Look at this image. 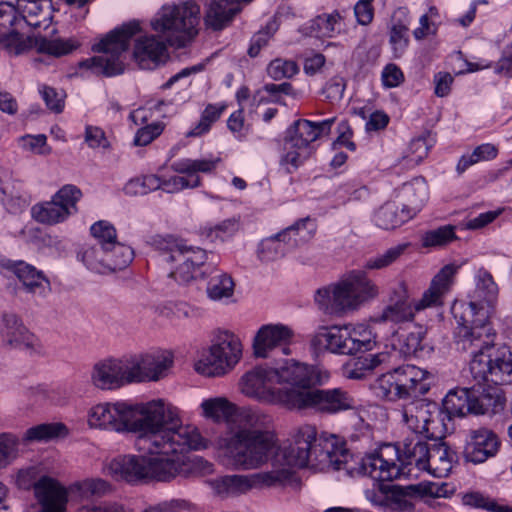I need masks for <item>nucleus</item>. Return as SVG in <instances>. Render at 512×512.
Wrapping results in <instances>:
<instances>
[{"mask_svg": "<svg viewBox=\"0 0 512 512\" xmlns=\"http://www.w3.org/2000/svg\"><path fill=\"white\" fill-rule=\"evenodd\" d=\"M498 149L491 143H485L477 146L471 154L463 155L456 166L459 174L463 173L470 166L480 162L489 161L497 157Z\"/></svg>", "mask_w": 512, "mask_h": 512, "instance_id": "48", "label": "nucleus"}, {"mask_svg": "<svg viewBox=\"0 0 512 512\" xmlns=\"http://www.w3.org/2000/svg\"><path fill=\"white\" fill-rule=\"evenodd\" d=\"M201 185V179L199 176L188 179L184 176H171L169 178H161L160 189L166 193L174 194L184 189L196 188Z\"/></svg>", "mask_w": 512, "mask_h": 512, "instance_id": "59", "label": "nucleus"}, {"mask_svg": "<svg viewBox=\"0 0 512 512\" xmlns=\"http://www.w3.org/2000/svg\"><path fill=\"white\" fill-rule=\"evenodd\" d=\"M202 415L223 429L211 438L222 463L233 471L258 467L272 449L275 438L271 431V414L261 409H239L225 397L205 399L200 404Z\"/></svg>", "mask_w": 512, "mask_h": 512, "instance_id": "2", "label": "nucleus"}, {"mask_svg": "<svg viewBox=\"0 0 512 512\" xmlns=\"http://www.w3.org/2000/svg\"><path fill=\"white\" fill-rule=\"evenodd\" d=\"M463 503L488 512H512V507L480 492H471L463 496Z\"/></svg>", "mask_w": 512, "mask_h": 512, "instance_id": "49", "label": "nucleus"}, {"mask_svg": "<svg viewBox=\"0 0 512 512\" xmlns=\"http://www.w3.org/2000/svg\"><path fill=\"white\" fill-rule=\"evenodd\" d=\"M386 447H391L394 450L393 460L389 461L388 465H382L385 471H393V473L391 472V477H374L369 472L362 473L361 476H369L377 481H393L408 477L411 474L410 467L413 465L421 471H424L426 468L431 445L420 440H410L409 442H405L401 452L399 448L393 444H383L378 449L364 457L379 456L381 450Z\"/></svg>", "mask_w": 512, "mask_h": 512, "instance_id": "15", "label": "nucleus"}, {"mask_svg": "<svg viewBox=\"0 0 512 512\" xmlns=\"http://www.w3.org/2000/svg\"><path fill=\"white\" fill-rule=\"evenodd\" d=\"M73 488L81 497L89 498L104 495L109 490V484L103 479L91 478L75 483Z\"/></svg>", "mask_w": 512, "mask_h": 512, "instance_id": "60", "label": "nucleus"}, {"mask_svg": "<svg viewBox=\"0 0 512 512\" xmlns=\"http://www.w3.org/2000/svg\"><path fill=\"white\" fill-rule=\"evenodd\" d=\"M334 122L335 117L321 122H312L306 119L297 120L292 129L289 130L288 138L296 141L299 145L313 146V142L330 132Z\"/></svg>", "mask_w": 512, "mask_h": 512, "instance_id": "32", "label": "nucleus"}, {"mask_svg": "<svg viewBox=\"0 0 512 512\" xmlns=\"http://www.w3.org/2000/svg\"><path fill=\"white\" fill-rule=\"evenodd\" d=\"M178 411L164 399H153L135 405L126 402L100 403L88 412L90 427L116 432L138 434L137 445L151 452L178 446L172 436V424L178 420Z\"/></svg>", "mask_w": 512, "mask_h": 512, "instance_id": "3", "label": "nucleus"}, {"mask_svg": "<svg viewBox=\"0 0 512 512\" xmlns=\"http://www.w3.org/2000/svg\"><path fill=\"white\" fill-rule=\"evenodd\" d=\"M456 239L455 226L444 225L423 233L421 243L425 248H437L444 247Z\"/></svg>", "mask_w": 512, "mask_h": 512, "instance_id": "47", "label": "nucleus"}, {"mask_svg": "<svg viewBox=\"0 0 512 512\" xmlns=\"http://www.w3.org/2000/svg\"><path fill=\"white\" fill-rule=\"evenodd\" d=\"M297 72L298 67L295 62L280 58L271 61L267 67L268 75L274 80L290 78L294 76Z\"/></svg>", "mask_w": 512, "mask_h": 512, "instance_id": "61", "label": "nucleus"}, {"mask_svg": "<svg viewBox=\"0 0 512 512\" xmlns=\"http://www.w3.org/2000/svg\"><path fill=\"white\" fill-rule=\"evenodd\" d=\"M397 197L401 201L402 207L413 218L424 207L429 197L425 179L417 177L404 183L399 189Z\"/></svg>", "mask_w": 512, "mask_h": 512, "instance_id": "31", "label": "nucleus"}, {"mask_svg": "<svg viewBox=\"0 0 512 512\" xmlns=\"http://www.w3.org/2000/svg\"><path fill=\"white\" fill-rule=\"evenodd\" d=\"M0 335L2 342L11 348L33 350L39 346L38 338L15 313L6 312L2 315Z\"/></svg>", "mask_w": 512, "mask_h": 512, "instance_id": "27", "label": "nucleus"}, {"mask_svg": "<svg viewBox=\"0 0 512 512\" xmlns=\"http://www.w3.org/2000/svg\"><path fill=\"white\" fill-rule=\"evenodd\" d=\"M412 219L411 214L395 202H386L374 214L375 225L384 230H391L400 227Z\"/></svg>", "mask_w": 512, "mask_h": 512, "instance_id": "38", "label": "nucleus"}, {"mask_svg": "<svg viewBox=\"0 0 512 512\" xmlns=\"http://www.w3.org/2000/svg\"><path fill=\"white\" fill-rule=\"evenodd\" d=\"M402 399L417 398L428 392L429 372L414 365H403L394 369Z\"/></svg>", "mask_w": 512, "mask_h": 512, "instance_id": "29", "label": "nucleus"}, {"mask_svg": "<svg viewBox=\"0 0 512 512\" xmlns=\"http://www.w3.org/2000/svg\"><path fill=\"white\" fill-rule=\"evenodd\" d=\"M19 440L10 433L0 434V469L7 467L18 456Z\"/></svg>", "mask_w": 512, "mask_h": 512, "instance_id": "58", "label": "nucleus"}, {"mask_svg": "<svg viewBox=\"0 0 512 512\" xmlns=\"http://www.w3.org/2000/svg\"><path fill=\"white\" fill-rule=\"evenodd\" d=\"M315 225L309 219H301L294 225L282 230L274 236L261 240L257 254L261 261L271 262L283 257L289 248L310 239Z\"/></svg>", "mask_w": 512, "mask_h": 512, "instance_id": "18", "label": "nucleus"}, {"mask_svg": "<svg viewBox=\"0 0 512 512\" xmlns=\"http://www.w3.org/2000/svg\"><path fill=\"white\" fill-rule=\"evenodd\" d=\"M166 56V43L154 35L140 37L135 43L134 57L142 68H150V63L156 65Z\"/></svg>", "mask_w": 512, "mask_h": 512, "instance_id": "33", "label": "nucleus"}, {"mask_svg": "<svg viewBox=\"0 0 512 512\" xmlns=\"http://www.w3.org/2000/svg\"><path fill=\"white\" fill-rule=\"evenodd\" d=\"M410 22L406 8L400 7L394 11L389 25V44L395 58L402 57L409 46Z\"/></svg>", "mask_w": 512, "mask_h": 512, "instance_id": "30", "label": "nucleus"}, {"mask_svg": "<svg viewBox=\"0 0 512 512\" xmlns=\"http://www.w3.org/2000/svg\"><path fill=\"white\" fill-rule=\"evenodd\" d=\"M91 383L101 390H114L131 384L128 359H107L96 363L90 375Z\"/></svg>", "mask_w": 512, "mask_h": 512, "instance_id": "24", "label": "nucleus"}, {"mask_svg": "<svg viewBox=\"0 0 512 512\" xmlns=\"http://www.w3.org/2000/svg\"><path fill=\"white\" fill-rule=\"evenodd\" d=\"M446 495L447 484L424 481L404 487L393 486L389 500L391 507L394 509L406 511L412 508V504L407 500V496L440 498L446 497Z\"/></svg>", "mask_w": 512, "mask_h": 512, "instance_id": "26", "label": "nucleus"}, {"mask_svg": "<svg viewBox=\"0 0 512 512\" xmlns=\"http://www.w3.org/2000/svg\"><path fill=\"white\" fill-rule=\"evenodd\" d=\"M379 292L378 285L368 277L365 270L354 269L336 284L319 289L315 302L321 310L333 314L358 309L376 299Z\"/></svg>", "mask_w": 512, "mask_h": 512, "instance_id": "8", "label": "nucleus"}, {"mask_svg": "<svg viewBox=\"0 0 512 512\" xmlns=\"http://www.w3.org/2000/svg\"><path fill=\"white\" fill-rule=\"evenodd\" d=\"M406 247V244L397 245L382 254L367 259L363 270H379L388 267L402 255Z\"/></svg>", "mask_w": 512, "mask_h": 512, "instance_id": "54", "label": "nucleus"}, {"mask_svg": "<svg viewBox=\"0 0 512 512\" xmlns=\"http://www.w3.org/2000/svg\"><path fill=\"white\" fill-rule=\"evenodd\" d=\"M140 31V24L131 21L115 28L99 42L93 44L92 50L101 53L99 56L84 59L77 64L71 76L86 77L89 75L116 76L124 72L123 55L130 46L132 37Z\"/></svg>", "mask_w": 512, "mask_h": 512, "instance_id": "7", "label": "nucleus"}, {"mask_svg": "<svg viewBox=\"0 0 512 512\" xmlns=\"http://www.w3.org/2000/svg\"><path fill=\"white\" fill-rule=\"evenodd\" d=\"M80 46V43L74 39H44L40 44L41 52L47 53L49 55L60 57L71 53L76 50Z\"/></svg>", "mask_w": 512, "mask_h": 512, "instance_id": "53", "label": "nucleus"}, {"mask_svg": "<svg viewBox=\"0 0 512 512\" xmlns=\"http://www.w3.org/2000/svg\"><path fill=\"white\" fill-rule=\"evenodd\" d=\"M50 7L51 0H33L18 3L20 22L23 21L33 28L46 27L50 20Z\"/></svg>", "mask_w": 512, "mask_h": 512, "instance_id": "37", "label": "nucleus"}, {"mask_svg": "<svg viewBox=\"0 0 512 512\" xmlns=\"http://www.w3.org/2000/svg\"><path fill=\"white\" fill-rule=\"evenodd\" d=\"M455 459V453L443 442L433 443L424 471L434 477H447L451 472Z\"/></svg>", "mask_w": 512, "mask_h": 512, "instance_id": "34", "label": "nucleus"}, {"mask_svg": "<svg viewBox=\"0 0 512 512\" xmlns=\"http://www.w3.org/2000/svg\"><path fill=\"white\" fill-rule=\"evenodd\" d=\"M309 29L316 38L335 37L342 30L341 16L337 12L319 15L311 21Z\"/></svg>", "mask_w": 512, "mask_h": 512, "instance_id": "41", "label": "nucleus"}, {"mask_svg": "<svg viewBox=\"0 0 512 512\" xmlns=\"http://www.w3.org/2000/svg\"><path fill=\"white\" fill-rule=\"evenodd\" d=\"M371 389L376 397L383 400L396 401L402 399L394 370L379 376L371 385Z\"/></svg>", "mask_w": 512, "mask_h": 512, "instance_id": "45", "label": "nucleus"}, {"mask_svg": "<svg viewBox=\"0 0 512 512\" xmlns=\"http://www.w3.org/2000/svg\"><path fill=\"white\" fill-rule=\"evenodd\" d=\"M500 442L496 434L487 428L472 430L464 448V458L473 464L485 462L496 455Z\"/></svg>", "mask_w": 512, "mask_h": 512, "instance_id": "28", "label": "nucleus"}, {"mask_svg": "<svg viewBox=\"0 0 512 512\" xmlns=\"http://www.w3.org/2000/svg\"><path fill=\"white\" fill-rule=\"evenodd\" d=\"M309 386L298 387L294 409L313 408L321 412L337 413L355 406L354 399L340 388L320 390L309 389Z\"/></svg>", "mask_w": 512, "mask_h": 512, "instance_id": "20", "label": "nucleus"}, {"mask_svg": "<svg viewBox=\"0 0 512 512\" xmlns=\"http://www.w3.org/2000/svg\"><path fill=\"white\" fill-rule=\"evenodd\" d=\"M0 270L6 277L16 276L23 290L33 297L45 298L51 292V283L45 274L25 261L3 258L0 260Z\"/></svg>", "mask_w": 512, "mask_h": 512, "instance_id": "23", "label": "nucleus"}, {"mask_svg": "<svg viewBox=\"0 0 512 512\" xmlns=\"http://www.w3.org/2000/svg\"><path fill=\"white\" fill-rule=\"evenodd\" d=\"M252 474H231L206 481L214 496L227 499L246 494L251 490L278 487L285 478V470L260 471Z\"/></svg>", "mask_w": 512, "mask_h": 512, "instance_id": "14", "label": "nucleus"}, {"mask_svg": "<svg viewBox=\"0 0 512 512\" xmlns=\"http://www.w3.org/2000/svg\"><path fill=\"white\" fill-rule=\"evenodd\" d=\"M293 337V330L282 323L262 325L253 338V354L262 359L273 357L277 353L290 355Z\"/></svg>", "mask_w": 512, "mask_h": 512, "instance_id": "22", "label": "nucleus"}, {"mask_svg": "<svg viewBox=\"0 0 512 512\" xmlns=\"http://www.w3.org/2000/svg\"><path fill=\"white\" fill-rule=\"evenodd\" d=\"M167 428H172L174 434L170 437L177 441L178 446L171 444L170 449L151 452L136 444L138 450L149 456H117L106 466L107 473L116 479L131 483L143 480L167 482L180 474L184 465L183 453L208 447V440L201 435L197 427L182 422L180 411L176 424Z\"/></svg>", "mask_w": 512, "mask_h": 512, "instance_id": "4", "label": "nucleus"}, {"mask_svg": "<svg viewBox=\"0 0 512 512\" xmlns=\"http://www.w3.org/2000/svg\"><path fill=\"white\" fill-rule=\"evenodd\" d=\"M241 9L242 7L229 0H213L207 8L205 22L214 30H221Z\"/></svg>", "mask_w": 512, "mask_h": 512, "instance_id": "36", "label": "nucleus"}, {"mask_svg": "<svg viewBox=\"0 0 512 512\" xmlns=\"http://www.w3.org/2000/svg\"><path fill=\"white\" fill-rule=\"evenodd\" d=\"M439 414L436 403L423 399L416 400L404 406L401 415L402 421L417 435L426 438H435V417Z\"/></svg>", "mask_w": 512, "mask_h": 512, "instance_id": "25", "label": "nucleus"}, {"mask_svg": "<svg viewBox=\"0 0 512 512\" xmlns=\"http://www.w3.org/2000/svg\"><path fill=\"white\" fill-rule=\"evenodd\" d=\"M271 431L275 443L268 451L266 459L258 467L238 469L237 471L260 470L270 464V469L285 470L287 477L278 486L285 485L292 478V467H305L309 461L335 471H344L350 477L361 476L369 472L374 477L390 478L392 471H385L383 464L388 465L393 460L394 450L391 447L383 448L379 456L360 457L353 455L345 446V442L338 436L322 434L317 438L316 428L311 425L300 427L292 443L280 446L278 436L274 430V419L271 415Z\"/></svg>", "mask_w": 512, "mask_h": 512, "instance_id": "1", "label": "nucleus"}, {"mask_svg": "<svg viewBox=\"0 0 512 512\" xmlns=\"http://www.w3.org/2000/svg\"><path fill=\"white\" fill-rule=\"evenodd\" d=\"M84 141L91 149L106 150L110 147V142L107 139L105 132L97 126L87 125L85 127Z\"/></svg>", "mask_w": 512, "mask_h": 512, "instance_id": "62", "label": "nucleus"}, {"mask_svg": "<svg viewBox=\"0 0 512 512\" xmlns=\"http://www.w3.org/2000/svg\"><path fill=\"white\" fill-rule=\"evenodd\" d=\"M31 47V42L24 35L11 31L9 33H0V48L12 55H20Z\"/></svg>", "mask_w": 512, "mask_h": 512, "instance_id": "56", "label": "nucleus"}, {"mask_svg": "<svg viewBox=\"0 0 512 512\" xmlns=\"http://www.w3.org/2000/svg\"><path fill=\"white\" fill-rule=\"evenodd\" d=\"M91 234L97 240L95 245L109 248L118 243L114 226L104 220L94 223L90 228Z\"/></svg>", "mask_w": 512, "mask_h": 512, "instance_id": "57", "label": "nucleus"}, {"mask_svg": "<svg viewBox=\"0 0 512 512\" xmlns=\"http://www.w3.org/2000/svg\"><path fill=\"white\" fill-rule=\"evenodd\" d=\"M163 261L172 264L169 276L180 283L194 279L198 269L207 259L206 252L199 247H190L175 239H164L161 243Z\"/></svg>", "mask_w": 512, "mask_h": 512, "instance_id": "16", "label": "nucleus"}, {"mask_svg": "<svg viewBox=\"0 0 512 512\" xmlns=\"http://www.w3.org/2000/svg\"><path fill=\"white\" fill-rule=\"evenodd\" d=\"M200 7L193 1L164 5L151 22L152 28L176 47H184L197 34Z\"/></svg>", "mask_w": 512, "mask_h": 512, "instance_id": "11", "label": "nucleus"}, {"mask_svg": "<svg viewBox=\"0 0 512 512\" xmlns=\"http://www.w3.org/2000/svg\"><path fill=\"white\" fill-rule=\"evenodd\" d=\"M108 250L110 273L125 269L134 259L133 249L121 242L112 245Z\"/></svg>", "mask_w": 512, "mask_h": 512, "instance_id": "52", "label": "nucleus"}, {"mask_svg": "<svg viewBox=\"0 0 512 512\" xmlns=\"http://www.w3.org/2000/svg\"><path fill=\"white\" fill-rule=\"evenodd\" d=\"M234 287L235 283L232 277L223 271L217 270L207 283V296L213 301H222L233 296Z\"/></svg>", "mask_w": 512, "mask_h": 512, "instance_id": "42", "label": "nucleus"}, {"mask_svg": "<svg viewBox=\"0 0 512 512\" xmlns=\"http://www.w3.org/2000/svg\"><path fill=\"white\" fill-rule=\"evenodd\" d=\"M377 336L371 326L363 323L320 328L311 340L315 349L338 355H355L372 350Z\"/></svg>", "mask_w": 512, "mask_h": 512, "instance_id": "10", "label": "nucleus"}, {"mask_svg": "<svg viewBox=\"0 0 512 512\" xmlns=\"http://www.w3.org/2000/svg\"><path fill=\"white\" fill-rule=\"evenodd\" d=\"M276 29L277 28L275 23L271 22L267 24L265 29L260 30L258 33H256L251 39V44L248 49L249 56L256 57L259 54L261 48L267 45L268 41L273 36Z\"/></svg>", "mask_w": 512, "mask_h": 512, "instance_id": "64", "label": "nucleus"}, {"mask_svg": "<svg viewBox=\"0 0 512 512\" xmlns=\"http://www.w3.org/2000/svg\"><path fill=\"white\" fill-rule=\"evenodd\" d=\"M313 152L314 146L299 145L296 141L287 137L284 141L280 164L287 172L291 173L302 165Z\"/></svg>", "mask_w": 512, "mask_h": 512, "instance_id": "39", "label": "nucleus"}, {"mask_svg": "<svg viewBox=\"0 0 512 512\" xmlns=\"http://www.w3.org/2000/svg\"><path fill=\"white\" fill-rule=\"evenodd\" d=\"M109 250L108 248L93 245L86 248L82 255L81 260L90 271L98 274H110L109 263Z\"/></svg>", "mask_w": 512, "mask_h": 512, "instance_id": "44", "label": "nucleus"}, {"mask_svg": "<svg viewBox=\"0 0 512 512\" xmlns=\"http://www.w3.org/2000/svg\"><path fill=\"white\" fill-rule=\"evenodd\" d=\"M37 478V469L28 467L19 470L16 482L20 488L34 487L35 496L41 506V512H66L67 491L57 481L49 477Z\"/></svg>", "mask_w": 512, "mask_h": 512, "instance_id": "17", "label": "nucleus"}, {"mask_svg": "<svg viewBox=\"0 0 512 512\" xmlns=\"http://www.w3.org/2000/svg\"><path fill=\"white\" fill-rule=\"evenodd\" d=\"M312 383V367L286 360L279 367L261 364L251 368L241 377L240 390L261 404L294 410L298 387Z\"/></svg>", "mask_w": 512, "mask_h": 512, "instance_id": "5", "label": "nucleus"}, {"mask_svg": "<svg viewBox=\"0 0 512 512\" xmlns=\"http://www.w3.org/2000/svg\"><path fill=\"white\" fill-rule=\"evenodd\" d=\"M132 383L159 381L172 368L173 354L168 350H153L127 357Z\"/></svg>", "mask_w": 512, "mask_h": 512, "instance_id": "21", "label": "nucleus"}, {"mask_svg": "<svg viewBox=\"0 0 512 512\" xmlns=\"http://www.w3.org/2000/svg\"><path fill=\"white\" fill-rule=\"evenodd\" d=\"M474 409L473 414L482 415L489 413H498L503 410L505 405V399L499 393H482L477 394L474 391Z\"/></svg>", "mask_w": 512, "mask_h": 512, "instance_id": "50", "label": "nucleus"}, {"mask_svg": "<svg viewBox=\"0 0 512 512\" xmlns=\"http://www.w3.org/2000/svg\"><path fill=\"white\" fill-rule=\"evenodd\" d=\"M242 344L238 336L229 330L214 332L211 346L195 362V370L204 376L218 377L231 371L240 361Z\"/></svg>", "mask_w": 512, "mask_h": 512, "instance_id": "13", "label": "nucleus"}, {"mask_svg": "<svg viewBox=\"0 0 512 512\" xmlns=\"http://www.w3.org/2000/svg\"><path fill=\"white\" fill-rule=\"evenodd\" d=\"M82 193L74 185H65L58 190L50 201L35 204L31 216L41 224L56 225L66 221L77 212V202Z\"/></svg>", "mask_w": 512, "mask_h": 512, "instance_id": "19", "label": "nucleus"}, {"mask_svg": "<svg viewBox=\"0 0 512 512\" xmlns=\"http://www.w3.org/2000/svg\"><path fill=\"white\" fill-rule=\"evenodd\" d=\"M426 331L422 326H416L399 339V350L405 357L423 358L430 354L431 348L423 343Z\"/></svg>", "mask_w": 512, "mask_h": 512, "instance_id": "40", "label": "nucleus"}, {"mask_svg": "<svg viewBox=\"0 0 512 512\" xmlns=\"http://www.w3.org/2000/svg\"><path fill=\"white\" fill-rule=\"evenodd\" d=\"M225 108V105L209 104L202 112L199 122L186 133V137H198L207 133L211 125L220 118Z\"/></svg>", "mask_w": 512, "mask_h": 512, "instance_id": "51", "label": "nucleus"}, {"mask_svg": "<svg viewBox=\"0 0 512 512\" xmlns=\"http://www.w3.org/2000/svg\"><path fill=\"white\" fill-rule=\"evenodd\" d=\"M39 92L44 100L46 106L56 113L62 112L64 108V98L65 94L62 91H57L56 89L49 86H42L39 89Z\"/></svg>", "mask_w": 512, "mask_h": 512, "instance_id": "63", "label": "nucleus"}, {"mask_svg": "<svg viewBox=\"0 0 512 512\" xmlns=\"http://www.w3.org/2000/svg\"><path fill=\"white\" fill-rule=\"evenodd\" d=\"M67 427L63 423H43L33 426L26 430L24 440L32 441H49L57 437L66 436Z\"/></svg>", "mask_w": 512, "mask_h": 512, "instance_id": "46", "label": "nucleus"}, {"mask_svg": "<svg viewBox=\"0 0 512 512\" xmlns=\"http://www.w3.org/2000/svg\"><path fill=\"white\" fill-rule=\"evenodd\" d=\"M161 178L157 175H145L130 180L125 186V192L129 195H145L160 189Z\"/></svg>", "mask_w": 512, "mask_h": 512, "instance_id": "55", "label": "nucleus"}, {"mask_svg": "<svg viewBox=\"0 0 512 512\" xmlns=\"http://www.w3.org/2000/svg\"><path fill=\"white\" fill-rule=\"evenodd\" d=\"M384 361V355L374 354L350 360L343 367V375L348 379L359 380L373 371Z\"/></svg>", "mask_w": 512, "mask_h": 512, "instance_id": "43", "label": "nucleus"}, {"mask_svg": "<svg viewBox=\"0 0 512 512\" xmlns=\"http://www.w3.org/2000/svg\"><path fill=\"white\" fill-rule=\"evenodd\" d=\"M474 390L457 388L450 390L443 399L442 407L449 418L473 414Z\"/></svg>", "mask_w": 512, "mask_h": 512, "instance_id": "35", "label": "nucleus"}, {"mask_svg": "<svg viewBox=\"0 0 512 512\" xmlns=\"http://www.w3.org/2000/svg\"><path fill=\"white\" fill-rule=\"evenodd\" d=\"M458 270L459 266L453 263L443 266L432 278L422 297L414 303L407 300L405 286L400 284L399 299L383 310L380 319L393 323L405 322L412 320L415 312L443 305L444 297L450 291Z\"/></svg>", "mask_w": 512, "mask_h": 512, "instance_id": "9", "label": "nucleus"}, {"mask_svg": "<svg viewBox=\"0 0 512 512\" xmlns=\"http://www.w3.org/2000/svg\"><path fill=\"white\" fill-rule=\"evenodd\" d=\"M484 330H471L462 327L455 332L458 350L469 352L472 359L469 369L478 384H512V349L501 347L493 351L494 337L492 327Z\"/></svg>", "mask_w": 512, "mask_h": 512, "instance_id": "6", "label": "nucleus"}, {"mask_svg": "<svg viewBox=\"0 0 512 512\" xmlns=\"http://www.w3.org/2000/svg\"><path fill=\"white\" fill-rule=\"evenodd\" d=\"M498 298V287L492 275L486 270H479L476 275V287L473 299L466 305H462L460 316L455 314L457 327L455 332L462 327L471 330H484L491 327L490 318L495 312Z\"/></svg>", "mask_w": 512, "mask_h": 512, "instance_id": "12", "label": "nucleus"}]
</instances>
